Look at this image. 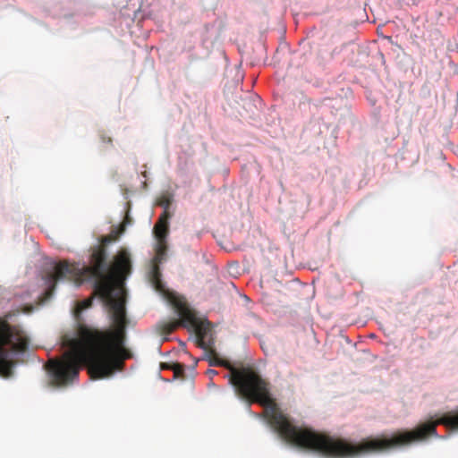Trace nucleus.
Returning a JSON list of instances; mask_svg holds the SVG:
<instances>
[{
    "label": "nucleus",
    "instance_id": "nucleus-1",
    "mask_svg": "<svg viewBox=\"0 0 458 458\" xmlns=\"http://www.w3.org/2000/svg\"><path fill=\"white\" fill-rule=\"evenodd\" d=\"M116 238V233L102 238V244L92 249L89 266L79 268L67 261H62L55 264L54 270L45 277L46 300L53 296L57 283L61 281H72L78 276L93 280L96 292L110 310L114 324L113 329L105 331L82 323L78 325L77 337L65 342L70 350L61 360H51L47 364L51 384L55 386L72 384L83 366L93 379L109 377L122 370L124 360L132 356L124 346L129 321L126 317L124 290L117 282L122 283L130 274L131 259L129 254L122 250L115 256L110 267L106 264L105 246Z\"/></svg>",
    "mask_w": 458,
    "mask_h": 458
},
{
    "label": "nucleus",
    "instance_id": "nucleus-2",
    "mask_svg": "<svg viewBox=\"0 0 458 458\" xmlns=\"http://www.w3.org/2000/svg\"><path fill=\"white\" fill-rule=\"evenodd\" d=\"M210 365L226 368L229 382L236 394L250 403L264 408L267 423L284 440L298 447L314 451L329 458H353L361 454L379 453L405 446V431L391 437L365 439L359 444L342 437L318 432L310 428L298 427L279 409L270 394V384L252 367L235 368L229 361H210Z\"/></svg>",
    "mask_w": 458,
    "mask_h": 458
},
{
    "label": "nucleus",
    "instance_id": "nucleus-3",
    "mask_svg": "<svg viewBox=\"0 0 458 458\" xmlns=\"http://www.w3.org/2000/svg\"><path fill=\"white\" fill-rule=\"evenodd\" d=\"M6 345H11L15 351L24 352L29 346V339L18 327L0 319V374L9 377L12 375L13 362L9 359L10 352Z\"/></svg>",
    "mask_w": 458,
    "mask_h": 458
},
{
    "label": "nucleus",
    "instance_id": "nucleus-4",
    "mask_svg": "<svg viewBox=\"0 0 458 458\" xmlns=\"http://www.w3.org/2000/svg\"><path fill=\"white\" fill-rule=\"evenodd\" d=\"M174 305L177 310L180 319L161 324V334L169 335L180 326H190L196 334L197 345L201 349L208 350V345L205 342V338L209 331L208 325L198 318L195 312L184 301L175 300Z\"/></svg>",
    "mask_w": 458,
    "mask_h": 458
},
{
    "label": "nucleus",
    "instance_id": "nucleus-5",
    "mask_svg": "<svg viewBox=\"0 0 458 458\" xmlns=\"http://www.w3.org/2000/svg\"><path fill=\"white\" fill-rule=\"evenodd\" d=\"M169 203L167 202L165 205V208H167ZM170 215L166 209L164 210L163 214L159 216L158 221L154 226V233L156 238L158 241V248H157V256H162L166 249L165 246V238L168 233V219Z\"/></svg>",
    "mask_w": 458,
    "mask_h": 458
},
{
    "label": "nucleus",
    "instance_id": "nucleus-6",
    "mask_svg": "<svg viewBox=\"0 0 458 458\" xmlns=\"http://www.w3.org/2000/svg\"><path fill=\"white\" fill-rule=\"evenodd\" d=\"M150 281L157 291L164 292L165 287L161 282V272L158 265L154 264L150 272Z\"/></svg>",
    "mask_w": 458,
    "mask_h": 458
},
{
    "label": "nucleus",
    "instance_id": "nucleus-7",
    "mask_svg": "<svg viewBox=\"0 0 458 458\" xmlns=\"http://www.w3.org/2000/svg\"><path fill=\"white\" fill-rule=\"evenodd\" d=\"M173 371L175 377H182L184 373V365L181 363H174Z\"/></svg>",
    "mask_w": 458,
    "mask_h": 458
},
{
    "label": "nucleus",
    "instance_id": "nucleus-8",
    "mask_svg": "<svg viewBox=\"0 0 458 458\" xmlns=\"http://www.w3.org/2000/svg\"><path fill=\"white\" fill-rule=\"evenodd\" d=\"M91 305H92L91 299L84 300L77 304V311L81 312V311L91 307Z\"/></svg>",
    "mask_w": 458,
    "mask_h": 458
},
{
    "label": "nucleus",
    "instance_id": "nucleus-9",
    "mask_svg": "<svg viewBox=\"0 0 458 458\" xmlns=\"http://www.w3.org/2000/svg\"><path fill=\"white\" fill-rule=\"evenodd\" d=\"M162 369H170L173 370L174 363H163L161 365Z\"/></svg>",
    "mask_w": 458,
    "mask_h": 458
},
{
    "label": "nucleus",
    "instance_id": "nucleus-10",
    "mask_svg": "<svg viewBox=\"0 0 458 458\" xmlns=\"http://www.w3.org/2000/svg\"><path fill=\"white\" fill-rule=\"evenodd\" d=\"M207 374H208L210 377H214L215 375H216V374H217V372H216V370H214V369H208Z\"/></svg>",
    "mask_w": 458,
    "mask_h": 458
},
{
    "label": "nucleus",
    "instance_id": "nucleus-11",
    "mask_svg": "<svg viewBox=\"0 0 458 458\" xmlns=\"http://www.w3.org/2000/svg\"><path fill=\"white\" fill-rule=\"evenodd\" d=\"M103 140H104V141H106L107 143H111V142H112V139H111V138H109V137H108V138H106H106H103Z\"/></svg>",
    "mask_w": 458,
    "mask_h": 458
}]
</instances>
